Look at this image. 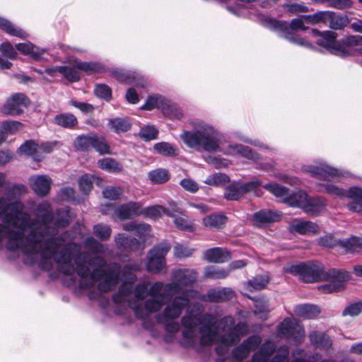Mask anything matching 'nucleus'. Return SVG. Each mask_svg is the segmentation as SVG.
<instances>
[{
  "label": "nucleus",
  "instance_id": "nucleus-1",
  "mask_svg": "<svg viewBox=\"0 0 362 362\" xmlns=\"http://www.w3.org/2000/svg\"><path fill=\"white\" fill-rule=\"evenodd\" d=\"M3 184L0 175V187ZM45 206L43 221L29 224L28 216L23 211L20 202L8 203L0 198V216L6 226H0V240L7 236L11 249L22 248L25 252L40 253L45 259L53 258L57 263L64 264V247L57 240L49 238V228L46 222L49 214ZM61 269L64 271V265Z\"/></svg>",
  "mask_w": 362,
  "mask_h": 362
},
{
  "label": "nucleus",
  "instance_id": "nucleus-2",
  "mask_svg": "<svg viewBox=\"0 0 362 362\" xmlns=\"http://www.w3.org/2000/svg\"><path fill=\"white\" fill-rule=\"evenodd\" d=\"M173 278L175 282L167 285L156 282L149 289L146 282L136 286L134 291L135 299L129 302L136 316L144 318L160 310L165 303V295L175 294L182 291V286L193 284L197 279V273L194 270L179 269L174 272Z\"/></svg>",
  "mask_w": 362,
  "mask_h": 362
},
{
  "label": "nucleus",
  "instance_id": "nucleus-3",
  "mask_svg": "<svg viewBox=\"0 0 362 362\" xmlns=\"http://www.w3.org/2000/svg\"><path fill=\"white\" fill-rule=\"evenodd\" d=\"M184 330L182 334L188 346L194 344L198 334H200V343L202 345L216 344V350L219 355H223L228 347L240 340L235 330L230 331L235 321L232 317L223 318L221 325L225 331H229L228 335L219 336L216 328V320L210 315H192L184 317L182 320Z\"/></svg>",
  "mask_w": 362,
  "mask_h": 362
},
{
  "label": "nucleus",
  "instance_id": "nucleus-4",
  "mask_svg": "<svg viewBox=\"0 0 362 362\" xmlns=\"http://www.w3.org/2000/svg\"><path fill=\"white\" fill-rule=\"evenodd\" d=\"M286 272L298 275L304 282L311 283L321 280H329L327 284L322 285L319 288L325 293L339 292L345 287L344 283L349 280L350 275L346 271L329 269L325 270L319 263L298 264L285 267Z\"/></svg>",
  "mask_w": 362,
  "mask_h": 362
},
{
  "label": "nucleus",
  "instance_id": "nucleus-5",
  "mask_svg": "<svg viewBox=\"0 0 362 362\" xmlns=\"http://www.w3.org/2000/svg\"><path fill=\"white\" fill-rule=\"evenodd\" d=\"M180 138L191 148L216 152L221 151V135L212 126L206 123H199L194 131H184Z\"/></svg>",
  "mask_w": 362,
  "mask_h": 362
},
{
  "label": "nucleus",
  "instance_id": "nucleus-6",
  "mask_svg": "<svg viewBox=\"0 0 362 362\" xmlns=\"http://www.w3.org/2000/svg\"><path fill=\"white\" fill-rule=\"evenodd\" d=\"M315 36L318 37L316 43L332 53L345 57L351 55L354 50H358L362 52V48L358 47L362 45V36H351L346 38L341 42H336L337 34L333 31H325L320 33L316 30H313Z\"/></svg>",
  "mask_w": 362,
  "mask_h": 362
},
{
  "label": "nucleus",
  "instance_id": "nucleus-7",
  "mask_svg": "<svg viewBox=\"0 0 362 362\" xmlns=\"http://www.w3.org/2000/svg\"><path fill=\"white\" fill-rule=\"evenodd\" d=\"M275 351V346L271 341L264 343L255 353L251 362H289V350L288 347H281L279 351L271 358ZM293 362H306L303 359H296Z\"/></svg>",
  "mask_w": 362,
  "mask_h": 362
},
{
  "label": "nucleus",
  "instance_id": "nucleus-8",
  "mask_svg": "<svg viewBox=\"0 0 362 362\" xmlns=\"http://www.w3.org/2000/svg\"><path fill=\"white\" fill-rule=\"evenodd\" d=\"M322 188V191L329 194L335 195L339 197H349L351 200L348 204L349 209L355 212L362 211V189L352 187L349 192H346L342 189L329 184L323 185Z\"/></svg>",
  "mask_w": 362,
  "mask_h": 362
},
{
  "label": "nucleus",
  "instance_id": "nucleus-9",
  "mask_svg": "<svg viewBox=\"0 0 362 362\" xmlns=\"http://www.w3.org/2000/svg\"><path fill=\"white\" fill-rule=\"evenodd\" d=\"M303 170L311 176L328 180H334L340 177H348L349 175V172L333 168L325 163H321L319 165H305Z\"/></svg>",
  "mask_w": 362,
  "mask_h": 362
},
{
  "label": "nucleus",
  "instance_id": "nucleus-10",
  "mask_svg": "<svg viewBox=\"0 0 362 362\" xmlns=\"http://www.w3.org/2000/svg\"><path fill=\"white\" fill-rule=\"evenodd\" d=\"M197 293L194 291H187L185 293V297H175L173 301L165 308L163 315L160 317L165 320H173L180 317L182 310L190 303V298H194Z\"/></svg>",
  "mask_w": 362,
  "mask_h": 362
},
{
  "label": "nucleus",
  "instance_id": "nucleus-11",
  "mask_svg": "<svg viewBox=\"0 0 362 362\" xmlns=\"http://www.w3.org/2000/svg\"><path fill=\"white\" fill-rule=\"evenodd\" d=\"M170 250L167 243H161L154 247L148 253L147 269L151 272H159L165 265V256Z\"/></svg>",
  "mask_w": 362,
  "mask_h": 362
},
{
  "label": "nucleus",
  "instance_id": "nucleus-12",
  "mask_svg": "<svg viewBox=\"0 0 362 362\" xmlns=\"http://www.w3.org/2000/svg\"><path fill=\"white\" fill-rule=\"evenodd\" d=\"M30 103L29 99L21 93H17L8 97L1 107V112L5 115H18Z\"/></svg>",
  "mask_w": 362,
  "mask_h": 362
},
{
  "label": "nucleus",
  "instance_id": "nucleus-13",
  "mask_svg": "<svg viewBox=\"0 0 362 362\" xmlns=\"http://www.w3.org/2000/svg\"><path fill=\"white\" fill-rule=\"evenodd\" d=\"M262 23L263 25L267 28L281 32L287 31L288 29H291V30L307 29L304 25L305 21L303 18V16H301V18L292 20L289 26L286 22L278 21L269 17H264L262 19Z\"/></svg>",
  "mask_w": 362,
  "mask_h": 362
},
{
  "label": "nucleus",
  "instance_id": "nucleus-14",
  "mask_svg": "<svg viewBox=\"0 0 362 362\" xmlns=\"http://www.w3.org/2000/svg\"><path fill=\"white\" fill-rule=\"evenodd\" d=\"M288 230L292 233L314 235L320 232V227L314 222L295 218L288 223Z\"/></svg>",
  "mask_w": 362,
  "mask_h": 362
},
{
  "label": "nucleus",
  "instance_id": "nucleus-15",
  "mask_svg": "<svg viewBox=\"0 0 362 362\" xmlns=\"http://www.w3.org/2000/svg\"><path fill=\"white\" fill-rule=\"evenodd\" d=\"M261 343V339L258 336H252L245 341L240 346L235 349L233 356L235 359L242 361L245 358L250 352L255 349Z\"/></svg>",
  "mask_w": 362,
  "mask_h": 362
},
{
  "label": "nucleus",
  "instance_id": "nucleus-16",
  "mask_svg": "<svg viewBox=\"0 0 362 362\" xmlns=\"http://www.w3.org/2000/svg\"><path fill=\"white\" fill-rule=\"evenodd\" d=\"M279 332L281 334L293 337L298 340L304 336V330L301 325L291 319H286L281 322L279 327Z\"/></svg>",
  "mask_w": 362,
  "mask_h": 362
},
{
  "label": "nucleus",
  "instance_id": "nucleus-17",
  "mask_svg": "<svg viewBox=\"0 0 362 362\" xmlns=\"http://www.w3.org/2000/svg\"><path fill=\"white\" fill-rule=\"evenodd\" d=\"M115 212L119 218L124 220L144 214V209L139 203L131 202L121 206Z\"/></svg>",
  "mask_w": 362,
  "mask_h": 362
},
{
  "label": "nucleus",
  "instance_id": "nucleus-18",
  "mask_svg": "<svg viewBox=\"0 0 362 362\" xmlns=\"http://www.w3.org/2000/svg\"><path fill=\"white\" fill-rule=\"evenodd\" d=\"M144 213L151 218H160L163 214H165L169 216H175V213H180V209L175 204H170V208L165 209L160 205H155L144 209Z\"/></svg>",
  "mask_w": 362,
  "mask_h": 362
},
{
  "label": "nucleus",
  "instance_id": "nucleus-19",
  "mask_svg": "<svg viewBox=\"0 0 362 362\" xmlns=\"http://www.w3.org/2000/svg\"><path fill=\"white\" fill-rule=\"evenodd\" d=\"M139 269V267L136 264H127L123 269L122 272V277L124 278L123 286L120 290V292L122 296H125L129 293H130V290L129 288H126L128 284H131L134 283L136 280V276L135 275V272Z\"/></svg>",
  "mask_w": 362,
  "mask_h": 362
},
{
  "label": "nucleus",
  "instance_id": "nucleus-20",
  "mask_svg": "<svg viewBox=\"0 0 362 362\" xmlns=\"http://www.w3.org/2000/svg\"><path fill=\"white\" fill-rule=\"evenodd\" d=\"M223 153L230 156H241L250 160H256L257 155L249 147L240 144H230L223 150Z\"/></svg>",
  "mask_w": 362,
  "mask_h": 362
},
{
  "label": "nucleus",
  "instance_id": "nucleus-21",
  "mask_svg": "<svg viewBox=\"0 0 362 362\" xmlns=\"http://www.w3.org/2000/svg\"><path fill=\"white\" fill-rule=\"evenodd\" d=\"M32 189L40 195H45L50 189L51 180L46 175L33 176L30 178Z\"/></svg>",
  "mask_w": 362,
  "mask_h": 362
},
{
  "label": "nucleus",
  "instance_id": "nucleus-22",
  "mask_svg": "<svg viewBox=\"0 0 362 362\" xmlns=\"http://www.w3.org/2000/svg\"><path fill=\"white\" fill-rule=\"evenodd\" d=\"M204 257L211 262L222 263L230 259V254L225 248L214 247L207 250L204 254Z\"/></svg>",
  "mask_w": 362,
  "mask_h": 362
},
{
  "label": "nucleus",
  "instance_id": "nucleus-23",
  "mask_svg": "<svg viewBox=\"0 0 362 362\" xmlns=\"http://www.w3.org/2000/svg\"><path fill=\"white\" fill-rule=\"evenodd\" d=\"M168 100L162 96L154 95L148 98L146 103L143 105L142 109L151 110L154 108L160 109L163 114H170V107L168 105Z\"/></svg>",
  "mask_w": 362,
  "mask_h": 362
},
{
  "label": "nucleus",
  "instance_id": "nucleus-24",
  "mask_svg": "<svg viewBox=\"0 0 362 362\" xmlns=\"http://www.w3.org/2000/svg\"><path fill=\"white\" fill-rule=\"evenodd\" d=\"M281 214L276 211L262 210L254 214L253 220L257 225H264L279 221Z\"/></svg>",
  "mask_w": 362,
  "mask_h": 362
},
{
  "label": "nucleus",
  "instance_id": "nucleus-25",
  "mask_svg": "<svg viewBox=\"0 0 362 362\" xmlns=\"http://www.w3.org/2000/svg\"><path fill=\"white\" fill-rule=\"evenodd\" d=\"M234 296V292L229 288H221L211 290L207 295L210 301H224L230 300Z\"/></svg>",
  "mask_w": 362,
  "mask_h": 362
},
{
  "label": "nucleus",
  "instance_id": "nucleus-26",
  "mask_svg": "<svg viewBox=\"0 0 362 362\" xmlns=\"http://www.w3.org/2000/svg\"><path fill=\"white\" fill-rule=\"evenodd\" d=\"M226 220V216L222 214H213L204 217L202 223L207 228L221 229L225 226Z\"/></svg>",
  "mask_w": 362,
  "mask_h": 362
},
{
  "label": "nucleus",
  "instance_id": "nucleus-27",
  "mask_svg": "<svg viewBox=\"0 0 362 362\" xmlns=\"http://www.w3.org/2000/svg\"><path fill=\"white\" fill-rule=\"evenodd\" d=\"M18 153L21 155L30 156L37 161L42 159V156L39 154L38 145L33 141H27L23 144L18 148Z\"/></svg>",
  "mask_w": 362,
  "mask_h": 362
},
{
  "label": "nucleus",
  "instance_id": "nucleus-28",
  "mask_svg": "<svg viewBox=\"0 0 362 362\" xmlns=\"http://www.w3.org/2000/svg\"><path fill=\"white\" fill-rule=\"evenodd\" d=\"M16 48L25 55H30L35 59H39L45 52L43 49L36 47L30 42L19 43Z\"/></svg>",
  "mask_w": 362,
  "mask_h": 362
},
{
  "label": "nucleus",
  "instance_id": "nucleus-29",
  "mask_svg": "<svg viewBox=\"0 0 362 362\" xmlns=\"http://www.w3.org/2000/svg\"><path fill=\"white\" fill-rule=\"evenodd\" d=\"M0 29L5 31L10 35L16 36L21 38H26L28 35L21 28L16 27L8 20L0 18Z\"/></svg>",
  "mask_w": 362,
  "mask_h": 362
},
{
  "label": "nucleus",
  "instance_id": "nucleus-30",
  "mask_svg": "<svg viewBox=\"0 0 362 362\" xmlns=\"http://www.w3.org/2000/svg\"><path fill=\"white\" fill-rule=\"evenodd\" d=\"M95 182L96 185H100L102 180L100 178L93 175H83L78 180V185L80 189L84 194L88 193L93 188V182Z\"/></svg>",
  "mask_w": 362,
  "mask_h": 362
},
{
  "label": "nucleus",
  "instance_id": "nucleus-31",
  "mask_svg": "<svg viewBox=\"0 0 362 362\" xmlns=\"http://www.w3.org/2000/svg\"><path fill=\"white\" fill-rule=\"evenodd\" d=\"M325 206V201L321 198L307 199L303 210L310 214H318Z\"/></svg>",
  "mask_w": 362,
  "mask_h": 362
},
{
  "label": "nucleus",
  "instance_id": "nucleus-32",
  "mask_svg": "<svg viewBox=\"0 0 362 362\" xmlns=\"http://www.w3.org/2000/svg\"><path fill=\"white\" fill-rule=\"evenodd\" d=\"M308 195L302 192L298 191L294 193H289L285 203L293 207H299L303 209L306 203Z\"/></svg>",
  "mask_w": 362,
  "mask_h": 362
},
{
  "label": "nucleus",
  "instance_id": "nucleus-33",
  "mask_svg": "<svg viewBox=\"0 0 362 362\" xmlns=\"http://www.w3.org/2000/svg\"><path fill=\"white\" fill-rule=\"evenodd\" d=\"M319 307L314 305H302L296 308L297 315L304 318H314L320 313Z\"/></svg>",
  "mask_w": 362,
  "mask_h": 362
},
{
  "label": "nucleus",
  "instance_id": "nucleus-34",
  "mask_svg": "<svg viewBox=\"0 0 362 362\" xmlns=\"http://www.w3.org/2000/svg\"><path fill=\"white\" fill-rule=\"evenodd\" d=\"M107 126L112 131L119 134L127 132L131 128V123L124 118H114L109 120Z\"/></svg>",
  "mask_w": 362,
  "mask_h": 362
},
{
  "label": "nucleus",
  "instance_id": "nucleus-35",
  "mask_svg": "<svg viewBox=\"0 0 362 362\" xmlns=\"http://www.w3.org/2000/svg\"><path fill=\"white\" fill-rule=\"evenodd\" d=\"M329 19V27L334 30H341L350 22L349 17L345 15H335L334 12L331 16H327Z\"/></svg>",
  "mask_w": 362,
  "mask_h": 362
},
{
  "label": "nucleus",
  "instance_id": "nucleus-36",
  "mask_svg": "<svg viewBox=\"0 0 362 362\" xmlns=\"http://www.w3.org/2000/svg\"><path fill=\"white\" fill-rule=\"evenodd\" d=\"M54 122L66 128H71L77 124L76 117L71 114H62L54 117Z\"/></svg>",
  "mask_w": 362,
  "mask_h": 362
},
{
  "label": "nucleus",
  "instance_id": "nucleus-37",
  "mask_svg": "<svg viewBox=\"0 0 362 362\" xmlns=\"http://www.w3.org/2000/svg\"><path fill=\"white\" fill-rule=\"evenodd\" d=\"M98 165L100 168L108 172L116 173L122 170L121 165L112 158H105L98 160Z\"/></svg>",
  "mask_w": 362,
  "mask_h": 362
},
{
  "label": "nucleus",
  "instance_id": "nucleus-38",
  "mask_svg": "<svg viewBox=\"0 0 362 362\" xmlns=\"http://www.w3.org/2000/svg\"><path fill=\"white\" fill-rule=\"evenodd\" d=\"M76 67L79 71H84L88 74L100 72L104 69L103 65L96 62H76Z\"/></svg>",
  "mask_w": 362,
  "mask_h": 362
},
{
  "label": "nucleus",
  "instance_id": "nucleus-39",
  "mask_svg": "<svg viewBox=\"0 0 362 362\" xmlns=\"http://www.w3.org/2000/svg\"><path fill=\"white\" fill-rule=\"evenodd\" d=\"M205 276L208 278L218 279H224L229 274V269L210 266L205 269Z\"/></svg>",
  "mask_w": 362,
  "mask_h": 362
},
{
  "label": "nucleus",
  "instance_id": "nucleus-40",
  "mask_svg": "<svg viewBox=\"0 0 362 362\" xmlns=\"http://www.w3.org/2000/svg\"><path fill=\"white\" fill-rule=\"evenodd\" d=\"M59 73L63 74V76L69 81L75 82L79 80L80 76L78 69L76 67V62L74 66H59Z\"/></svg>",
  "mask_w": 362,
  "mask_h": 362
},
{
  "label": "nucleus",
  "instance_id": "nucleus-41",
  "mask_svg": "<svg viewBox=\"0 0 362 362\" xmlns=\"http://www.w3.org/2000/svg\"><path fill=\"white\" fill-rule=\"evenodd\" d=\"M264 188L272 193L276 197L281 198L285 202L289 194L288 190L284 187L276 183H270L266 185Z\"/></svg>",
  "mask_w": 362,
  "mask_h": 362
},
{
  "label": "nucleus",
  "instance_id": "nucleus-42",
  "mask_svg": "<svg viewBox=\"0 0 362 362\" xmlns=\"http://www.w3.org/2000/svg\"><path fill=\"white\" fill-rule=\"evenodd\" d=\"M340 246L347 250L357 252L362 250V240L359 238L351 237L340 241Z\"/></svg>",
  "mask_w": 362,
  "mask_h": 362
},
{
  "label": "nucleus",
  "instance_id": "nucleus-43",
  "mask_svg": "<svg viewBox=\"0 0 362 362\" xmlns=\"http://www.w3.org/2000/svg\"><path fill=\"white\" fill-rule=\"evenodd\" d=\"M148 177L153 183L160 184L168 180L169 175L165 170L156 169L148 173Z\"/></svg>",
  "mask_w": 362,
  "mask_h": 362
},
{
  "label": "nucleus",
  "instance_id": "nucleus-44",
  "mask_svg": "<svg viewBox=\"0 0 362 362\" xmlns=\"http://www.w3.org/2000/svg\"><path fill=\"white\" fill-rule=\"evenodd\" d=\"M310 341L317 346L328 348L332 345L329 337L322 333L313 332L310 335Z\"/></svg>",
  "mask_w": 362,
  "mask_h": 362
},
{
  "label": "nucleus",
  "instance_id": "nucleus-45",
  "mask_svg": "<svg viewBox=\"0 0 362 362\" xmlns=\"http://www.w3.org/2000/svg\"><path fill=\"white\" fill-rule=\"evenodd\" d=\"M332 11H318L313 15L303 16V18L305 23L309 24H317L323 22L327 18V16H331Z\"/></svg>",
  "mask_w": 362,
  "mask_h": 362
},
{
  "label": "nucleus",
  "instance_id": "nucleus-46",
  "mask_svg": "<svg viewBox=\"0 0 362 362\" xmlns=\"http://www.w3.org/2000/svg\"><path fill=\"white\" fill-rule=\"evenodd\" d=\"M268 282L267 276H257L248 282L247 288L251 291L261 290L266 287Z\"/></svg>",
  "mask_w": 362,
  "mask_h": 362
},
{
  "label": "nucleus",
  "instance_id": "nucleus-47",
  "mask_svg": "<svg viewBox=\"0 0 362 362\" xmlns=\"http://www.w3.org/2000/svg\"><path fill=\"white\" fill-rule=\"evenodd\" d=\"M95 135H87L78 136L75 141L76 148L81 150H88L90 147H93Z\"/></svg>",
  "mask_w": 362,
  "mask_h": 362
},
{
  "label": "nucleus",
  "instance_id": "nucleus-48",
  "mask_svg": "<svg viewBox=\"0 0 362 362\" xmlns=\"http://www.w3.org/2000/svg\"><path fill=\"white\" fill-rule=\"evenodd\" d=\"M154 149L160 154L164 156H175L177 154V149L167 142H160L155 144Z\"/></svg>",
  "mask_w": 362,
  "mask_h": 362
},
{
  "label": "nucleus",
  "instance_id": "nucleus-49",
  "mask_svg": "<svg viewBox=\"0 0 362 362\" xmlns=\"http://www.w3.org/2000/svg\"><path fill=\"white\" fill-rule=\"evenodd\" d=\"M228 181L229 178L226 175L222 173H215L209 175L206 179L204 182L206 185L211 186H219L228 182Z\"/></svg>",
  "mask_w": 362,
  "mask_h": 362
},
{
  "label": "nucleus",
  "instance_id": "nucleus-50",
  "mask_svg": "<svg viewBox=\"0 0 362 362\" xmlns=\"http://www.w3.org/2000/svg\"><path fill=\"white\" fill-rule=\"evenodd\" d=\"M243 195L239 184L229 185L224 193V197L228 200H237Z\"/></svg>",
  "mask_w": 362,
  "mask_h": 362
},
{
  "label": "nucleus",
  "instance_id": "nucleus-51",
  "mask_svg": "<svg viewBox=\"0 0 362 362\" xmlns=\"http://www.w3.org/2000/svg\"><path fill=\"white\" fill-rule=\"evenodd\" d=\"M284 8L293 13H306L310 11L308 6L303 2H287L284 5Z\"/></svg>",
  "mask_w": 362,
  "mask_h": 362
},
{
  "label": "nucleus",
  "instance_id": "nucleus-52",
  "mask_svg": "<svg viewBox=\"0 0 362 362\" xmlns=\"http://www.w3.org/2000/svg\"><path fill=\"white\" fill-rule=\"evenodd\" d=\"M22 127V124L15 121L4 122L1 125V132L4 135L13 134Z\"/></svg>",
  "mask_w": 362,
  "mask_h": 362
},
{
  "label": "nucleus",
  "instance_id": "nucleus-53",
  "mask_svg": "<svg viewBox=\"0 0 362 362\" xmlns=\"http://www.w3.org/2000/svg\"><path fill=\"white\" fill-rule=\"evenodd\" d=\"M181 213V211L180 210V213ZM176 216V214L175 215ZM174 223L175 226L183 230H187V231H193L194 230V225L193 223L187 220V218L180 216V217H175L174 216Z\"/></svg>",
  "mask_w": 362,
  "mask_h": 362
},
{
  "label": "nucleus",
  "instance_id": "nucleus-54",
  "mask_svg": "<svg viewBox=\"0 0 362 362\" xmlns=\"http://www.w3.org/2000/svg\"><path fill=\"white\" fill-rule=\"evenodd\" d=\"M158 131L153 126H146L143 127L140 132L139 136L146 141L153 140L157 138Z\"/></svg>",
  "mask_w": 362,
  "mask_h": 362
},
{
  "label": "nucleus",
  "instance_id": "nucleus-55",
  "mask_svg": "<svg viewBox=\"0 0 362 362\" xmlns=\"http://www.w3.org/2000/svg\"><path fill=\"white\" fill-rule=\"evenodd\" d=\"M93 148L100 154L111 153L110 147L105 140L104 139H98L96 136H95Z\"/></svg>",
  "mask_w": 362,
  "mask_h": 362
},
{
  "label": "nucleus",
  "instance_id": "nucleus-56",
  "mask_svg": "<svg viewBox=\"0 0 362 362\" xmlns=\"http://www.w3.org/2000/svg\"><path fill=\"white\" fill-rule=\"evenodd\" d=\"M94 234L102 240L107 239L111 233L109 226L103 224L95 225L93 228Z\"/></svg>",
  "mask_w": 362,
  "mask_h": 362
},
{
  "label": "nucleus",
  "instance_id": "nucleus-57",
  "mask_svg": "<svg viewBox=\"0 0 362 362\" xmlns=\"http://www.w3.org/2000/svg\"><path fill=\"white\" fill-rule=\"evenodd\" d=\"M122 190L120 187H106L103 192V196L108 199H117L122 194Z\"/></svg>",
  "mask_w": 362,
  "mask_h": 362
},
{
  "label": "nucleus",
  "instance_id": "nucleus-58",
  "mask_svg": "<svg viewBox=\"0 0 362 362\" xmlns=\"http://www.w3.org/2000/svg\"><path fill=\"white\" fill-rule=\"evenodd\" d=\"M340 241L341 240H337L332 234L325 235L318 240V243L320 245L329 247L340 245Z\"/></svg>",
  "mask_w": 362,
  "mask_h": 362
},
{
  "label": "nucleus",
  "instance_id": "nucleus-59",
  "mask_svg": "<svg viewBox=\"0 0 362 362\" xmlns=\"http://www.w3.org/2000/svg\"><path fill=\"white\" fill-rule=\"evenodd\" d=\"M95 93L98 97L107 100L111 98V90L104 84L97 85L95 88Z\"/></svg>",
  "mask_w": 362,
  "mask_h": 362
},
{
  "label": "nucleus",
  "instance_id": "nucleus-60",
  "mask_svg": "<svg viewBox=\"0 0 362 362\" xmlns=\"http://www.w3.org/2000/svg\"><path fill=\"white\" fill-rule=\"evenodd\" d=\"M0 51L7 57L10 59H15L17 55V52L13 45L8 42H5L1 44Z\"/></svg>",
  "mask_w": 362,
  "mask_h": 362
},
{
  "label": "nucleus",
  "instance_id": "nucleus-61",
  "mask_svg": "<svg viewBox=\"0 0 362 362\" xmlns=\"http://www.w3.org/2000/svg\"><path fill=\"white\" fill-rule=\"evenodd\" d=\"M262 185V182L259 180L258 179H255L252 181H250L248 182L239 184V186L241 189L243 194L247 192H252L257 189L258 187H259Z\"/></svg>",
  "mask_w": 362,
  "mask_h": 362
},
{
  "label": "nucleus",
  "instance_id": "nucleus-62",
  "mask_svg": "<svg viewBox=\"0 0 362 362\" xmlns=\"http://www.w3.org/2000/svg\"><path fill=\"white\" fill-rule=\"evenodd\" d=\"M194 250L187 246L178 245L174 248V253L177 257H187L192 255Z\"/></svg>",
  "mask_w": 362,
  "mask_h": 362
},
{
  "label": "nucleus",
  "instance_id": "nucleus-63",
  "mask_svg": "<svg viewBox=\"0 0 362 362\" xmlns=\"http://www.w3.org/2000/svg\"><path fill=\"white\" fill-rule=\"evenodd\" d=\"M328 6L337 9H345L352 6L351 0H329Z\"/></svg>",
  "mask_w": 362,
  "mask_h": 362
},
{
  "label": "nucleus",
  "instance_id": "nucleus-64",
  "mask_svg": "<svg viewBox=\"0 0 362 362\" xmlns=\"http://www.w3.org/2000/svg\"><path fill=\"white\" fill-rule=\"evenodd\" d=\"M362 312V303H355L349 305L345 310L343 311V315H350V316H356L360 313Z\"/></svg>",
  "mask_w": 362,
  "mask_h": 362
}]
</instances>
